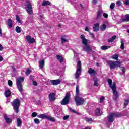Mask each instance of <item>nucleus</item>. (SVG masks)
I'll return each mask as SVG.
<instances>
[{
	"mask_svg": "<svg viewBox=\"0 0 129 129\" xmlns=\"http://www.w3.org/2000/svg\"><path fill=\"white\" fill-rule=\"evenodd\" d=\"M76 95L75 99V101L76 102V105L79 106V105H82L84 103L85 100L84 99L81 97H79V86L77 85L76 89Z\"/></svg>",
	"mask_w": 129,
	"mask_h": 129,
	"instance_id": "1",
	"label": "nucleus"
},
{
	"mask_svg": "<svg viewBox=\"0 0 129 129\" xmlns=\"http://www.w3.org/2000/svg\"><path fill=\"white\" fill-rule=\"evenodd\" d=\"M80 38L82 40V44L84 45L82 46L84 51H85V52H88V53L89 52H91L92 49H91V47H90V46H89V45L87 44L88 43V41L87 40V39H86V38H85V36H84V35H81L80 36Z\"/></svg>",
	"mask_w": 129,
	"mask_h": 129,
	"instance_id": "2",
	"label": "nucleus"
},
{
	"mask_svg": "<svg viewBox=\"0 0 129 129\" xmlns=\"http://www.w3.org/2000/svg\"><path fill=\"white\" fill-rule=\"evenodd\" d=\"M24 80L25 79L24 77H19L17 79H16V84L17 86V88L18 90H19L20 92L22 93L23 91V85H22V83L24 82Z\"/></svg>",
	"mask_w": 129,
	"mask_h": 129,
	"instance_id": "3",
	"label": "nucleus"
},
{
	"mask_svg": "<svg viewBox=\"0 0 129 129\" xmlns=\"http://www.w3.org/2000/svg\"><path fill=\"white\" fill-rule=\"evenodd\" d=\"M107 63L110 69H114V68L120 67L121 62L119 61H114L112 60H109L107 61Z\"/></svg>",
	"mask_w": 129,
	"mask_h": 129,
	"instance_id": "4",
	"label": "nucleus"
},
{
	"mask_svg": "<svg viewBox=\"0 0 129 129\" xmlns=\"http://www.w3.org/2000/svg\"><path fill=\"white\" fill-rule=\"evenodd\" d=\"M20 102L19 99H15L13 102L12 103V105L13 107L15 112L18 113L19 112V107H20Z\"/></svg>",
	"mask_w": 129,
	"mask_h": 129,
	"instance_id": "5",
	"label": "nucleus"
},
{
	"mask_svg": "<svg viewBox=\"0 0 129 129\" xmlns=\"http://www.w3.org/2000/svg\"><path fill=\"white\" fill-rule=\"evenodd\" d=\"M70 99V92H67L65 95L64 98L60 102L61 105H67L69 103V100Z\"/></svg>",
	"mask_w": 129,
	"mask_h": 129,
	"instance_id": "6",
	"label": "nucleus"
},
{
	"mask_svg": "<svg viewBox=\"0 0 129 129\" xmlns=\"http://www.w3.org/2000/svg\"><path fill=\"white\" fill-rule=\"evenodd\" d=\"M81 73V61H78V63L77 64V71L75 74V78L76 79H78V78L80 76Z\"/></svg>",
	"mask_w": 129,
	"mask_h": 129,
	"instance_id": "7",
	"label": "nucleus"
},
{
	"mask_svg": "<svg viewBox=\"0 0 129 129\" xmlns=\"http://www.w3.org/2000/svg\"><path fill=\"white\" fill-rule=\"evenodd\" d=\"M120 113H112L108 117L109 122H113V119L115 117H119Z\"/></svg>",
	"mask_w": 129,
	"mask_h": 129,
	"instance_id": "8",
	"label": "nucleus"
},
{
	"mask_svg": "<svg viewBox=\"0 0 129 129\" xmlns=\"http://www.w3.org/2000/svg\"><path fill=\"white\" fill-rule=\"evenodd\" d=\"M26 11L29 15H32L33 14V8L32 7V3L29 1L26 2Z\"/></svg>",
	"mask_w": 129,
	"mask_h": 129,
	"instance_id": "9",
	"label": "nucleus"
},
{
	"mask_svg": "<svg viewBox=\"0 0 129 129\" xmlns=\"http://www.w3.org/2000/svg\"><path fill=\"white\" fill-rule=\"evenodd\" d=\"M112 90L113 91V100H116L117 98H118V92L116 91V87L114 88L113 89H112Z\"/></svg>",
	"mask_w": 129,
	"mask_h": 129,
	"instance_id": "10",
	"label": "nucleus"
},
{
	"mask_svg": "<svg viewBox=\"0 0 129 129\" xmlns=\"http://www.w3.org/2000/svg\"><path fill=\"white\" fill-rule=\"evenodd\" d=\"M26 39L29 44H34L35 43V38H32L30 35L27 36Z\"/></svg>",
	"mask_w": 129,
	"mask_h": 129,
	"instance_id": "11",
	"label": "nucleus"
},
{
	"mask_svg": "<svg viewBox=\"0 0 129 129\" xmlns=\"http://www.w3.org/2000/svg\"><path fill=\"white\" fill-rule=\"evenodd\" d=\"M49 100L51 102L56 100V94L54 93H51L48 96Z\"/></svg>",
	"mask_w": 129,
	"mask_h": 129,
	"instance_id": "12",
	"label": "nucleus"
},
{
	"mask_svg": "<svg viewBox=\"0 0 129 129\" xmlns=\"http://www.w3.org/2000/svg\"><path fill=\"white\" fill-rule=\"evenodd\" d=\"M107 82L108 84L109 85L110 87L111 88V89H113V88H115L116 87V86L115 85V83H113L112 84V80L110 79H109L107 80Z\"/></svg>",
	"mask_w": 129,
	"mask_h": 129,
	"instance_id": "13",
	"label": "nucleus"
},
{
	"mask_svg": "<svg viewBox=\"0 0 129 129\" xmlns=\"http://www.w3.org/2000/svg\"><path fill=\"white\" fill-rule=\"evenodd\" d=\"M50 82L53 85H58V84L61 83V80L59 79L52 80L50 81Z\"/></svg>",
	"mask_w": 129,
	"mask_h": 129,
	"instance_id": "14",
	"label": "nucleus"
},
{
	"mask_svg": "<svg viewBox=\"0 0 129 129\" xmlns=\"http://www.w3.org/2000/svg\"><path fill=\"white\" fill-rule=\"evenodd\" d=\"M84 120H85V121H86V122H87L88 123H89L90 124H91V123L93 122V118H92L85 117Z\"/></svg>",
	"mask_w": 129,
	"mask_h": 129,
	"instance_id": "15",
	"label": "nucleus"
},
{
	"mask_svg": "<svg viewBox=\"0 0 129 129\" xmlns=\"http://www.w3.org/2000/svg\"><path fill=\"white\" fill-rule=\"evenodd\" d=\"M4 117L7 123L9 124L12 122V119L8 118V116H7V115H4Z\"/></svg>",
	"mask_w": 129,
	"mask_h": 129,
	"instance_id": "16",
	"label": "nucleus"
},
{
	"mask_svg": "<svg viewBox=\"0 0 129 129\" xmlns=\"http://www.w3.org/2000/svg\"><path fill=\"white\" fill-rule=\"evenodd\" d=\"M93 30L94 32H97L99 30V24L96 23L94 25Z\"/></svg>",
	"mask_w": 129,
	"mask_h": 129,
	"instance_id": "17",
	"label": "nucleus"
},
{
	"mask_svg": "<svg viewBox=\"0 0 129 129\" xmlns=\"http://www.w3.org/2000/svg\"><path fill=\"white\" fill-rule=\"evenodd\" d=\"M88 73H89V74H93V75H95V74H96V72L94 69L90 68L88 71Z\"/></svg>",
	"mask_w": 129,
	"mask_h": 129,
	"instance_id": "18",
	"label": "nucleus"
},
{
	"mask_svg": "<svg viewBox=\"0 0 129 129\" xmlns=\"http://www.w3.org/2000/svg\"><path fill=\"white\" fill-rule=\"evenodd\" d=\"M47 117L48 116L46 114H42L38 115L37 116V117H38V118H42V119H45V118L47 119Z\"/></svg>",
	"mask_w": 129,
	"mask_h": 129,
	"instance_id": "19",
	"label": "nucleus"
},
{
	"mask_svg": "<svg viewBox=\"0 0 129 129\" xmlns=\"http://www.w3.org/2000/svg\"><path fill=\"white\" fill-rule=\"evenodd\" d=\"M44 65H45V60H41L39 61V67L40 69H42Z\"/></svg>",
	"mask_w": 129,
	"mask_h": 129,
	"instance_id": "20",
	"label": "nucleus"
},
{
	"mask_svg": "<svg viewBox=\"0 0 129 129\" xmlns=\"http://www.w3.org/2000/svg\"><path fill=\"white\" fill-rule=\"evenodd\" d=\"M95 114L97 116H99V115H101V113H100V109L99 108H97L95 112Z\"/></svg>",
	"mask_w": 129,
	"mask_h": 129,
	"instance_id": "21",
	"label": "nucleus"
},
{
	"mask_svg": "<svg viewBox=\"0 0 129 129\" xmlns=\"http://www.w3.org/2000/svg\"><path fill=\"white\" fill-rule=\"evenodd\" d=\"M122 22H129V14L125 15L124 18L122 19Z\"/></svg>",
	"mask_w": 129,
	"mask_h": 129,
	"instance_id": "22",
	"label": "nucleus"
},
{
	"mask_svg": "<svg viewBox=\"0 0 129 129\" xmlns=\"http://www.w3.org/2000/svg\"><path fill=\"white\" fill-rule=\"evenodd\" d=\"M7 23L9 28H12V27H13V21L11 19H8L7 20Z\"/></svg>",
	"mask_w": 129,
	"mask_h": 129,
	"instance_id": "23",
	"label": "nucleus"
},
{
	"mask_svg": "<svg viewBox=\"0 0 129 129\" xmlns=\"http://www.w3.org/2000/svg\"><path fill=\"white\" fill-rule=\"evenodd\" d=\"M5 94L6 97H9V96H11V91H10V90H7L5 91Z\"/></svg>",
	"mask_w": 129,
	"mask_h": 129,
	"instance_id": "24",
	"label": "nucleus"
},
{
	"mask_svg": "<svg viewBox=\"0 0 129 129\" xmlns=\"http://www.w3.org/2000/svg\"><path fill=\"white\" fill-rule=\"evenodd\" d=\"M46 119L49 120L50 121H52V122H54V121H56V119L54 117H52L49 116H47Z\"/></svg>",
	"mask_w": 129,
	"mask_h": 129,
	"instance_id": "25",
	"label": "nucleus"
},
{
	"mask_svg": "<svg viewBox=\"0 0 129 129\" xmlns=\"http://www.w3.org/2000/svg\"><path fill=\"white\" fill-rule=\"evenodd\" d=\"M66 42H68V39L66 38V36H62L61 37V43L62 44H64V43H66Z\"/></svg>",
	"mask_w": 129,
	"mask_h": 129,
	"instance_id": "26",
	"label": "nucleus"
},
{
	"mask_svg": "<svg viewBox=\"0 0 129 129\" xmlns=\"http://www.w3.org/2000/svg\"><path fill=\"white\" fill-rule=\"evenodd\" d=\"M115 39H116V36L114 35L112 38L109 39L108 40V43H112V42H113V41H114V40H115Z\"/></svg>",
	"mask_w": 129,
	"mask_h": 129,
	"instance_id": "27",
	"label": "nucleus"
},
{
	"mask_svg": "<svg viewBox=\"0 0 129 129\" xmlns=\"http://www.w3.org/2000/svg\"><path fill=\"white\" fill-rule=\"evenodd\" d=\"M56 58L57 60H59V62H60V63H62V62L64 61V59H63V57L60 56L59 55H56Z\"/></svg>",
	"mask_w": 129,
	"mask_h": 129,
	"instance_id": "28",
	"label": "nucleus"
},
{
	"mask_svg": "<svg viewBox=\"0 0 129 129\" xmlns=\"http://www.w3.org/2000/svg\"><path fill=\"white\" fill-rule=\"evenodd\" d=\"M110 48V46L103 45L101 47V50H107Z\"/></svg>",
	"mask_w": 129,
	"mask_h": 129,
	"instance_id": "29",
	"label": "nucleus"
},
{
	"mask_svg": "<svg viewBox=\"0 0 129 129\" xmlns=\"http://www.w3.org/2000/svg\"><path fill=\"white\" fill-rule=\"evenodd\" d=\"M50 4V2L45 1L43 2V3L42 4V6H43V7H45V6H49Z\"/></svg>",
	"mask_w": 129,
	"mask_h": 129,
	"instance_id": "30",
	"label": "nucleus"
},
{
	"mask_svg": "<svg viewBox=\"0 0 129 129\" xmlns=\"http://www.w3.org/2000/svg\"><path fill=\"white\" fill-rule=\"evenodd\" d=\"M17 126L20 127L22 124V120L20 118H18L17 120Z\"/></svg>",
	"mask_w": 129,
	"mask_h": 129,
	"instance_id": "31",
	"label": "nucleus"
},
{
	"mask_svg": "<svg viewBox=\"0 0 129 129\" xmlns=\"http://www.w3.org/2000/svg\"><path fill=\"white\" fill-rule=\"evenodd\" d=\"M118 57H119L118 55H114L111 56V58L113 60H116L117 61L118 60Z\"/></svg>",
	"mask_w": 129,
	"mask_h": 129,
	"instance_id": "32",
	"label": "nucleus"
},
{
	"mask_svg": "<svg viewBox=\"0 0 129 129\" xmlns=\"http://www.w3.org/2000/svg\"><path fill=\"white\" fill-rule=\"evenodd\" d=\"M101 31H105L106 29V25L105 24H103L100 27Z\"/></svg>",
	"mask_w": 129,
	"mask_h": 129,
	"instance_id": "33",
	"label": "nucleus"
},
{
	"mask_svg": "<svg viewBox=\"0 0 129 129\" xmlns=\"http://www.w3.org/2000/svg\"><path fill=\"white\" fill-rule=\"evenodd\" d=\"M15 31L17 32V33H21V32H22V28L19 26H17Z\"/></svg>",
	"mask_w": 129,
	"mask_h": 129,
	"instance_id": "34",
	"label": "nucleus"
},
{
	"mask_svg": "<svg viewBox=\"0 0 129 129\" xmlns=\"http://www.w3.org/2000/svg\"><path fill=\"white\" fill-rule=\"evenodd\" d=\"M120 49L121 50H124V43L122 40L121 41Z\"/></svg>",
	"mask_w": 129,
	"mask_h": 129,
	"instance_id": "35",
	"label": "nucleus"
},
{
	"mask_svg": "<svg viewBox=\"0 0 129 129\" xmlns=\"http://www.w3.org/2000/svg\"><path fill=\"white\" fill-rule=\"evenodd\" d=\"M31 72H32V70H31V69H27V71L25 73L26 76H28L29 75L31 74Z\"/></svg>",
	"mask_w": 129,
	"mask_h": 129,
	"instance_id": "36",
	"label": "nucleus"
},
{
	"mask_svg": "<svg viewBox=\"0 0 129 129\" xmlns=\"http://www.w3.org/2000/svg\"><path fill=\"white\" fill-rule=\"evenodd\" d=\"M101 17V11H98L97 15V19H98Z\"/></svg>",
	"mask_w": 129,
	"mask_h": 129,
	"instance_id": "37",
	"label": "nucleus"
},
{
	"mask_svg": "<svg viewBox=\"0 0 129 129\" xmlns=\"http://www.w3.org/2000/svg\"><path fill=\"white\" fill-rule=\"evenodd\" d=\"M16 21L18 22V23H21V22H22L21 21V19H20V17H19V16L16 15Z\"/></svg>",
	"mask_w": 129,
	"mask_h": 129,
	"instance_id": "38",
	"label": "nucleus"
},
{
	"mask_svg": "<svg viewBox=\"0 0 129 129\" xmlns=\"http://www.w3.org/2000/svg\"><path fill=\"white\" fill-rule=\"evenodd\" d=\"M115 6V4H114V3H111L110 6V9L111 10H113V9H114Z\"/></svg>",
	"mask_w": 129,
	"mask_h": 129,
	"instance_id": "39",
	"label": "nucleus"
},
{
	"mask_svg": "<svg viewBox=\"0 0 129 129\" xmlns=\"http://www.w3.org/2000/svg\"><path fill=\"white\" fill-rule=\"evenodd\" d=\"M34 122L36 123V124H39V123H40V120L38 118H36L34 119Z\"/></svg>",
	"mask_w": 129,
	"mask_h": 129,
	"instance_id": "40",
	"label": "nucleus"
},
{
	"mask_svg": "<svg viewBox=\"0 0 129 129\" xmlns=\"http://www.w3.org/2000/svg\"><path fill=\"white\" fill-rule=\"evenodd\" d=\"M8 83L9 86H12L13 85V82L11 80H9Z\"/></svg>",
	"mask_w": 129,
	"mask_h": 129,
	"instance_id": "41",
	"label": "nucleus"
},
{
	"mask_svg": "<svg viewBox=\"0 0 129 129\" xmlns=\"http://www.w3.org/2000/svg\"><path fill=\"white\" fill-rule=\"evenodd\" d=\"M120 69L121 70V71L123 73V74H124V73H125V69L123 67H121Z\"/></svg>",
	"mask_w": 129,
	"mask_h": 129,
	"instance_id": "42",
	"label": "nucleus"
},
{
	"mask_svg": "<svg viewBox=\"0 0 129 129\" xmlns=\"http://www.w3.org/2000/svg\"><path fill=\"white\" fill-rule=\"evenodd\" d=\"M129 104V100H125L124 104V106H126V105H127V104Z\"/></svg>",
	"mask_w": 129,
	"mask_h": 129,
	"instance_id": "43",
	"label": "nucleus"
},
{
	"mask_svg": "<svg viewBox=\"0 0 129 129\" xmlns=\"http://www.w3.org/2000/svg\"><path fill=\"white\" fill-rule=\"evenodd\" d=\"M69 118V115H67L66 116H64L63 118V120H67V119Z\"/></svg>",
	"mask_w": 129,
	"mask_h": 129,
	"instance_id": "44",
	"label": "nucleus"
},
{
	"mask_svg": "<svg viewBox=\"0 0 129 129\" xmlns=\"http://www.w3.org/2000/svg\"><path fill=\"white\" fill-rule=\"evenodd\" d=\"M116 5L117 6V7H120V6H121V2H120V1L117 2Z\"/></svg>",
	"mask_w": 129,
	"mask_h": 129,
	"instance_id": "45",
	"label": "nucleus"
},
{
	"mask_svg": "<svg viewBox=\"0 0 129 129\" xmlns=\"http://www.w3.org/2000/svg\"><path fill=\"white\" fill-rule=\"evenodd\" d=\"M31 116H32V117H36V116H37V113L36 112L32 113Z\"/></svg>",
	"mask_w": 129,
	"mask_h": 129,
	"instance_id": "46",
	"label": "nucleus"
},
{
	"mask_svg": "<svg viewBox=\"0 0 129 129\" xmlns=\"http://www.w3.org/2000/svg\"><path fill=\"white\" fill-rule=\"evenodd\" d=\"M69 110L71 111V112H73V113H75V112H76L74 109L71 108H69Z\"/></svg>",
	"mask_w": 129,
	"mask_h": 129,
	"instance_id": "47",
	"label": "nucleus"
},
{
	"mask_svg": "<svg viewBox=\"0 0 129 129\" xmlns=\"http://www.w3.org/2000/svg\"><path fill=\"white\" fill-rule=\"evenodd\" d=\"M124 4L126 6H129V0H125Z\"/></svg>",
	"mask_w": 129,
	"mask_h": 129,
	"instance_id": "48",
	"label": "nucleus"
},
{
	"mask_svg": "<svg viewBox=\"0 0 129 129\" xmlns=\"http://www.w3.org/2000/svg\"><path fill=\"white\" fill-rule=\"evenodd\" d=\"M33 84L34 85V86H37L38 85V83H37L36 81H33Z\"/></svg>",
	"mask_w": 129,
	"mask_h": 129,
	"instance_id": "49",
	"label": "nucleus"
},
{
	"mask_svg": "<svg viewBox=\"0 0 129 129\" xmlns=\"http://www.w3.org/2000/svg\"><path fill=\"white\" fill-rule=\"evenodd\" d=\"M95 86H98V83L97 82V80L94 81V84Z\"/></svg>",
	"mask_w": 129,
	"mask_h": 129,
	"instance_id": "50",
	"label": "nucleus"
},
{
	"mask_svg": "<svg viewBox=\"0 0 129 129\" xmlns=\"http://www.w3.org/2000/svg\"><path fill=\"white\" fill-rule=\"evenodd\" d=\"M103 17L104 18H105L106 19L108 18V15H107V14L106 13H104L103 15Z\"/></svg>",
	"mask_w": 129,
	"mask_h": 129,
	"instance_id": "51",
	"label": "nucleus"
},
{
	"mask_svg": "<svg viewBox=\"0 0 129 129\" xmlns=\"http://www.w3.org/2000/svg\"><path fill=\"white\" fill-rule=\"evenodd\" d=\"M103 100H104V97H102L101 98H100V102L101 103L103 101Z\"/></svg>",
	"mask_w": 129,
	"mask_h": 129,
	"instance_id": "52",
	"label": "nucleus"
},
{
	"mask_svg": "<svg viewBox=\"0 0 129 129\" xmlns=\"http://www.w3.org/2000/svg\"><path fill=\"white\" fill-rule=\"evenodd\" d=\"M92 3L93 5H96V3H97V0H93Z\"/></svg>",
	"mask_w": 129,
	"mask_h": 129,
	"instance_id": "53",
	"label": "nucleus"
},
{
	"mask_svg": "<svg viewBox=\"0 0 129 129\" xmlns=\"http://www.w3.org/2000/svg\"><path fill=\"white\" fill-rule=\"evenodd\" d=\"M85 30L86 31V32H88L89 33V29L88 28V27H86L85 29Z\"/></svg>",
	"mask_w": 129,
	"mask_h": 129,
	"instance_id": "54",
	"label": "nucleus"
},
{
	"mask_svg": "<svg viewBox=\"0 0 129 129\" xmlns=\"http://www.w3.org/2000/svg\"><path fill=\"white\" fill-rule=\"evenodd\" d=\"M90 34V36H91V37H92V38H94V34L91 33V32H89Z\"/></svg>",
	"mask_w": 129,
	"mask_h": 129,
	"instance_id": "55",
	"label": "nucleus"
},
{
	"mask_svg": "<svg viewBox=\"0 0 129 129\" xmlns=\"http://www.w3.org/2000/svg\"><path fill=\"white\" fill-rule=\"evenodd\" d=\"M2 50H3V46L0 44V51H2Z\"/></svg>",
	"mask_w": 129,
	"mask_h": 129,
	"instance_id": "56",
	"label": "nucleus"
},
{
	"mask_svg": "<svg viewBox=\"0 0 129 129\" xmlns=\"http://www.w3.org/2000/svg\"><path fill=\"white\" fill-rule=\"evenodd\" d=\"M3 57L0 56V62H2V61H3Z\"/></svg>",
	"mask_w": 129,
	"mask_h": 129,
	"instance_id": "57",
	"label": "nucleus"
},
{
	"mask_svg": "<svg viewBox=\"0 0 129 129\" xmlns=\"http://www.w3.org/2000/svg\"><path fill=\"white\" fill-rule=\"evenodd\" d=\"M0 36H2V29L0 28Z\"/></svg>",
	"mask_w": 129,
	"mask_h": 129,
	"instance_id": "58",
	"label": "nucleus"
},
{
	"mask_svg": "<svg viewBox=\"0 0 129 129\" xmlns=\"http://www.w3.org/2000/svg\"><path fill=\"white\" fill-rule=\"evenodd\" d=\"M126 115L127 116V117H129V113H127Z\"/></svg>",
	"mask_w": 129,
	"mask_h": 129,
	"instance_id": "59",
	"label": "nucleus"
},
{
	"mask_svg": "<svg viewBox=\"0 0 129 129\" xmlns=\"http://www.w3.org/2000/svg\"><path fill=\"white\" fill-rule=\"evenodd\" d=\"M74 57H75H75H76L77 58V54H75Z\"/></svg>",
	"mask_w": 129,
	"mask_h": 129,
	"instance_id": "60",
	"label": "nucleus"
},
{
	"mask_svg": "<svg viewBox=\"0 0 129 129\" xmlns=\"http://www.w3.org/2000/svg\"><path fill=\"white\" fill-rule=\"evenodd\" d=\"M85 129H90V128H89V127H86Z\"/></svg>",
	"mask_w": 129,
	"mask_h": 129,
	"instance_id": "61",
	"label": "nucleus"
},
{
	"mask_svg": "<svg viewBox=\"0 0 129 129\" xmlns=\"http://www.w3.org/2000/svg\"><path fill=\"white\" fill-rule=\"evenodd\" d=\"M80 6L81 8H82V4H80Z\"/></svg>",
	"mask_w": 129,
	"mask_h": 129,
	"instance_id": "62",
	"label": "nucleus"
},
{
	"mask_svg": "<svg viewBox=\"0 0 129 129\" xmlns=\"http://www.w3.org/2000/svg\"><path fill=\"white\" fill-rule=\"evenodd\" d=\"M127 32L128 33V34H129V29H127Z\"/></svg>",
	"mask_w": 129,
	"mask_h": 129,
	"instance_id": "63",
	"label": "nucleus"
},
{
	"mask_svg": "<svg viewBox=\"0 0 129 129\" xmlns=\"http://www.w3.org/2000/svg\"><path fill=\"white\" fill-rule=\"evenodd\" d=\"M60 77H62V76H60Z\"/></svg>",
	"mask_w": 129,
	"mask_h": 129,
	"instance_id": "64",
	"label": "nucleus"
}]
</instances>
